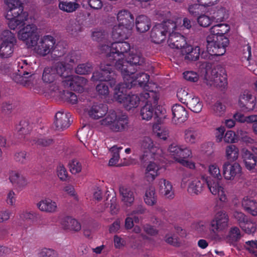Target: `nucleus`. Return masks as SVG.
<instances>
[{
  "label": "nucleus",
  "mask_w": 257,
  "mask_h": 257,
  "mask_svg": "<svg viewBox=\"0 0 257 257\" xmlns=\"http://www.w3.org/2000/svg\"><path fill=\"white\" fill-rule=\"evenodd\" d=\"M118 61L116 65V69L119 71L122 75L125 87L131 88L138 84L147 90L148 83L150 76L147 74L142 73L135 74L137 69L135 68L137 65H141L144 62V58L141 56L137 55L130 59L129 62Z\"/></svg>",
  "instance_id": "f257e3e1"
},
{
  "label": "nucleus",
  "mask_w": 257,
  "mask_h": 257,
  "mask_svg": "<svg viewBox=\"0 0 257 257\" xmlns=\"http://www.w3.org/2000/svg\"><path fill=\"white\" fill-rule=\"evenodd\" d=\"M229 26L225 24H217L211 28V34L206 38L207 49L210 54L216 55L224 54L229 40L223 36L229 31Z\"/></svg>",
  "instance_id": "f03ea898"
},
{
  "label": "nucleus",
  "mask_w": 257,
  "mask_h": 257,
  "mask_svg": "<svg viewBox=\"0 0 257 257\" xmlns=\"http://www.w3.org/2000/svg\"><path fill=\"white\" fill-rule=\"evenodd\" d=\"M78 60V57L76 53L72 52L53 66L45 67L42 76L43 81L46 83H52L59 77L65 79L67 76L69 65L71 63L77 62Z\"/></svg>",
  "instance_id": "7ed1b4c3"
},
{
  "label": "nucleus",
  "mask_w": 257,
  "mask_h": 257,
  "mask_svg": "<svg viewBox=\"0 0 257 257\" xmlns=\"http://www.w3.org/2000/svg\"><path fill=\"white\" fill-rule=\"evenodd\" d=\"M100 52L104 54L107 57V60L110 61H116L115 67L118 61L129 62L130 59L137 55L141 56L140 54L135 53L134 50L131 49L129 43L126 42H114L109 46L108 45H102L100 46Z\"/></svg>",
  "instance_id": "20e7f679"
},
{
  "label": "nucleus",
  "mask_w": 257,
  "mask_h": 257,
  "mask_svg": "<svg viewBox=\"0 0 257 257\" xmlns=\"http://www.w3.org/2000/svg\"><path fill=\"white\" fill-rule=\"evenodd\" d=\"M9 10L6 18L8 25L11 30H15L18 26L23 24L28 19V13L24 11L20 0H4Z\"/></svg>",
  "instance_id": "39448f33"
},
{
  "label": "nucleus",
  "mask_w": 257,
  "mask_h": 257,
  "mask_svg": "<svg viewBox=\"0 0 257 257\" xmlns=\"http://www.w3.org/2000/svg\"><path fill=\"white\" fill-rule=\"evenodd\" d=\"M101 125L107 126L114 132H121L128 129V116L124 113L110 110L100 121Z\"/></svg>",
  "instance_id": "423d86ee"
},
{
  "label": "nucleus",
  "mask_w": 257,
  "mask_h": 257,
  "mask_svg": "<svg viewBox=\"0 0 257 257\" xmlns=\"http://www.w3.org/2000/svg\"><path fill=\"white\" fill-rule=\"evenodd\" d=\"M125 86L122 83H119L114 89L113 98L117 102L122 103L124 107L127 110L137 108L142 101L141 95L145 92L141 93L140 96L136 94H128L126 95Z\"/></svg>",
  "instance_id": "0eeeda50"
},
{
  "label": "nucleus",
  "mask_w": 257,
  "mask_h": 257,
  "mask_svg": "<svg viewBox=\"0 0 257 257\" xmlns=\"http://www.w3.org/2000/svg\"><path fill=\"white\" fill-rule=\"evenodd\" d=\"M181 23V19L178 18L175 22L171 20L156 25L151 32V38L154 43L159 44L166 38L167 34L178 28V24Z\"/></svg>",
  "instance_id": "6e6552de"
},
{
  "label": "nucleus",
  "mask_w": 257,
  "mask_h": 257,
  "mask_svg": "<svg viewBox=\"0 0 257 257\" xmlns=\"http://www.w3.org/2000/svg\"><path fill=\"white\" fill-rule=\"evenodd\" d=\"M168 151L176 161L183 166L190 169L195 168L193 162L186 160L192 156V152L189 148L173 143L169 146Z\"/></svg>",
  "instance_id": "1a4fd4ad"
},
{
  "label": "nucleus",
  "mask_w": 257,
  "mask_h": 257,
  "mask_svg": "<svg viewBox=\"0 0 257 257\" xmlns=\"http://www.w3.org/2000/svg\"><path fill=\"white\" fill-rule=\"evenodd\" d=\"M140 148L142 154L140 159L145 162L151 159L158 158L162 154V150L149 137H145L140 142Z\"/></svg>",
  "instance_id": "9d476101"
},
{
  "label": "nucleus",
  "mask_w": 257,
  "mask_h": 257,
  "mask_svg": "<svg viewBox=\"0 0 257 257\" xmlns=\"http://www.w3.org/2000/svg\"><path fill=\"white\" fill-rule=\"evenodd\" d=\"M18 38L28 48H33V45L39 39L38 27L34 24L23 25L18 32Z\"/></svg>",
  "instance_id": "9b49d317"
},
{
  "label": "nucleus",
  "mask_w": 257,
  "mask_h": 257,
  "mask_svg": "<svg viewBox=\"0 0 257 257\" xmlns=\"http://www.w3.org/2000/svg\"><path fill=\"white\" fill-rule=\"evenodd\" d=\"M56 43V39L51 35L42 36L36 43L33 45L34 51L41 56H46L53 50Z\"/></svg>",
  "instance_id": "f8f14e48"
},
{
  "label": "nucleus",
  "mask_w": 257,
  "mask_h": 257,
  "mask_svg": "<svg viewBox=\"0 0 257 257\" xmlns=\"http://www.w3.org/2000/svg\"><path fill=\"white\" fill-rule=\"evenodd\" d=\"M17 42L15 35L9 30L2 34V42L0 44V57L8 58L12 56Z\"/></svg>",
  "instance_id": "ddd939ff"
},
{
  "label": "nucleus",
  "mask_w": 257,
  "mask_h": 257,
  "mask_svg": "<svg viewBox=\"0 0 257 257\" xmlns=\"http://www.w3.org/2000/svg\"><path fill=\"white\" fill-rule=\"evenodd\" d=\"M141 97L142 101L146 102V104L140 110V116L143 120L149 121L152 119L154 114L152 102L156 100V94L153 91H150L143 93Z\"/></svg>",
  "instance_id": "4468645a"
},
{
  "label": "nucleus",
  "mask_w": 257,
  "mask_h": 257,
  "mask_svg": "<svg viewBox=\"0 0 257 257\" xmlns=\"http://www.w3.org/2000/svg\"><path fill=\"white\" fill-rule=\"evenodd\" d=\"M203 82L210 86H214L217 87L224 88L227 85V74L223 70L219 72L215 70H212L210 74H206Z\"/></svg>",
  "instance_id": "2eb2a0df"
},
{
  "label": "nucleus",
  "mask_w": 257,
  "mask_h": 257,
  "mask_svg": "<svg viewBox=\"0 0 257 257\" xmlns=\"http://www.w3.org/2000/svg\"><path fill=\"white\" fill-rule=\"evenodd\" d=\"M229 217L224 211L218 212L210 223V230L216 235L227 228L228 226Z\"/></svg>",
  "instance_id": "dca6fc26"
},
{
  "label": "nucleus",
  "mask_w": 257,
  "mask_h": 257,
  "mask_svg": "<svg viewBox=\"0 0 257 257\" xmlns=\"http://www.w3.org/2000/svg\"><path fill=\"white\" fill-rule=\"evenodd\" d=\"M18 67V74L14 79L17 83L26 85L29 81V78L34 74L33 71L26 60L19 62Z\"/></svg>",
  "instance_id": "f3484780"
},
{
  "label": "nucleus",
  "mask_w": 257,
  "mask_h": 257,
  "mask_svg": "<svg viewBox=\"0 0 257 257\" xmlns=\"http://www.w3.org/2000/svg\"><path fill=\"white\" fill-rule=\"evenodd\" d=\"M252 152L246 149L241 150V156L245 168L249 171H253L257 163V148L253 147Z\"/></svg>",
  "instance_id": "a211bd4d"
},
{
  "label": "nucleus",
  "mask_w": 257,
  "mask_h": 257,
  "mask_svg": "<svg viewBox=\"0 0 257 257\" xmlns=\"http://www.w3.org/2000/svg\"><path fill=\"white\" fill-rule=\"evenodd\" d=\"M114 72L112 71L110 64L101 63L100 71H96L93 73L91 79L94 81H111L113 79Z\"/></svg>",
  "instance_id": "6ab92c4d"
},
{
  "label": "nucleus",
  "mask_w": 257,
  "mask_h": 257,
  "mask_svg": "<svg viewBox=\"0 0 257 257\" xmlns=\"http://www.w3.org/2000/svg\"><path fill=\"white\" fill-rule=\"evenodd\" d=\"M222 169L223 176L227 180H233L236 177L239 176L241 173L240 165L236 162L231 164L226 162L223 164Z\"/></svg>",
  "instance_id": "aec40b11"
},
{
  "label": "nucleus",
  "mask_w": 257,
  "mask_h": 257,
  "mask_svg": "<svg viewBox=\"0 0 257 257\" xmlns=\"http://www.w3.org/2000/svg\"><path fill=\"white\" fill-rule=\"evenodd\" d=\"M85 112L90 118L97 120L105 116L107 108L102 103H94L86 108Z\"/></svg>",
  "instance_id": "412c9836"
},
{
  "label": "nucleus",
  "mask_w": 257,
  "mask_h": 257,
  "mask_svg": "<svg viewBox=\"0 0 257 257\" xmlns=\"http://www.w3.org/2000/svg\"><path fill=\"white\" fill-rule=\"evenodd\" d=\"M207 178L205 175H202L200 178L191 180L187 188L188 193L192 196L200 194L205 187Z\"/></svg>",
  "instance_id": "4be33fe9"
},
{
  "label": "nucleus",
  "mask_w": 257,
  "mask_h": 257,
  "mask_svg": "<svg viewBox=\"0 0 257 257\" xmlns=\"http://www.w3.org/2000/svg\"><path fill=\"white\" fill-rule=\"evenodd\" d=\"M238 104L243 110H252L256 104L255 97L248 91H244L239 96Z\"/></svg>",
  "instance_id": "5701e85b"
},
{
  "label": "nucleus",
  "mask_w": 257,
  "mask_h": 257,
  "mask_svg": "<svg viewBox=\"0 0 257 257\" xmlns=\"http://www.w3.org/2000/svg\"><path fill=\"white\" fill-rule=\"evenodd\" d=\"M119 192L120 200L125 206L130 207L134 204L135 192L133 188L127 186L121 185L119 188Z\"/></svg>",
  "instance_id": "b1692460"
},
{
  "label": "nucleus",
  "mask_w": 257,
  "mask_h": 257,
  "mask_svg": "<svg viewBox=\"0 0 257 257\" xmlns=\"http://www.w3.org/2000/svg\"><path fill=\"white\" fill-rule=\"evenodd\" d=\"M177 28L176 29V30ZM171 31L168 40L169 46L172 48L182 49L186 47L187 43L184 36L178 32Z\"/></svg>",
  "instance_id": "393cba45"
},
{
  "label": "nucleus",
  "mask_w": 257,
  "mask_h": 257,
  "mask_svg": "<svg viewBox=\"0 0 257 257\" xmlns=\"http://www.w3.org/2000/svg\"><path fill=\"white\" fill-rule=\"evenodd\" d=\"M206 184L210 192L214 196H217L222 202L227 201V197L223 187L218 182L215 181H209L207 180Z\"/></svg>",
  "instance_id": "a878e982"
},
{
  "label": "nucleus",
  "mask_w": 257,
  "mask_h": 257,
  "mask_svg": "<svg viewBox=\"0 0 257 257\" xmlns=\"http://www.w3.org/2000/svg\"><path fill=\"white\" fill-rule=\"evenodd\" d=\"M132 28L121 24L115 25L112 31L111 36L114 40H124L128 38L132 33Z\"/></svg>",
  "instance_id": "bb28decb"
},
{
  "label": "nucleus",
  "mask_w": 257,
  "mask_h": 257,
  "mask_svg": "<svg viewBox=\"0 0 257 257\" xmlns=\"http://www.w3.org/2000/svg\"><path fill=\"white\" fill-rule=\"evenodd\" d=\"M160 166L157 163L151 161L146 167L144 177L149 182H153L159 175Z\"/></svg>",
  "instance_id": "cd10ccee"
},
{
  "label": "nucleus",
  "mask_w": 257,
  "mask_h": 257,
  "mask_svg": "<svg viewBox=\"0 0 257 257\" xmlns=\"http://www.w3.org/2000/svg\"><path fill=\"white\" fill-rule=\"evenodd\" d=\"M173 120L176 123H182L188 118L187 111L185 108L180 104H175L172 108Z\"/></svg>",
  "instance_id": "c85d7f7f"
},
{
  "label": "nucleus",
  "mask_w": 257,
  "mask_h": 257,
  "mask_svg": "<svg viewBox=\"0 0 257 257\" xmlns=\"http://www.w3.org/2000/svg\"><path fill=\"white\" fill-rule=\"evenodd\" d=\"M70 114L69 113L58 112L55 115L54 125L56 129L62 131L67 128L70 125L69 118Z\"/></svg>",
  "instance_id": "c756f323"
},
{
  "label": "nucleus",
  "mask_w": 257,
  "mask_h": 257,
  "mask_svg": "<svg viewBox=\"0 0 257 257\" xmlns=\"http://www.w3.org/2000/svg\"><path fill=\"white\" fill-rule=\"evenodd\" d=\"M38 209L43 212L54 213L58 211L57 203L50 198H45L37 204Z\"/></svg>",
  "instance_id": "7c9ffc66"
},
{
  "label": "nucleus",
  "mask_w": 257,
  "mask_h": 257,
  "mask_svg": "<svg viewBox=\"0 0 257 257\" xmlns=\"http://www.w3.org/2000/svg\"><path fill=\"white\" fill-rule=\"evenodd\" d=\"M118 24L132 28L134 26V17L132 14L127 10H122L117 14Z\"/></svg>",
  "instance_id": "2f4dec72"
},
{
  "label": "nucleus",
  "mask_w": 257,
  "mask_h": 257,
  "mask_svg": "<svg viewBox=\"0 0 257 257\" xmlns=\"http://www.w3.org/2000/svg\"><path fill=\"white\" fill-rule=\"evenodd\" d=\"M69 70V69H68ZM69 73V70H68ZM67 85H69L70 87H75V85H77L79 87V90H82L83 89V87L85 86L87 83V80L83 77L77 76H71L69 75L67 73V76L65 78V80H64Z\"/></svg>",
  "instance_id": "473e14b6"
},
{
  "label": "nucleus",
  "mask_w": 257,
  "mask_h": 257,
  "mask_svg": "<svg viewBox=\"0 0 257 257\" xmlns=\"http://www.w3.org/2000/svg\"><path fill=\"white\" fill-rule=\"evenodd\" d=\"M61 225L64 229L76 232L79 231L81 228L80 223L76 219L70 216H66L63 218L61 221Z\"/></svg>",
  "instance_id": "72a5a7b5"
},
{
  "label": "nucleus",
  "mask_w": 257,
  "mask_h": 257,
  "mask_svg": "<svg viewBox=\"0 0 257 257\" xmlns=\"http://www.w3.org/2000/svg\"><path fill=\"white\" fill-rule=\"evenodd\" d=\"M159 189L164 196L169 199L174 197V193L171 183L165 179H160L159 181Z\"/></svg>",
  "instance_id": "f704fd0d"
},
{
  "label": "nucleus",
  "mask_w": 257,
  "mask_h": 257,
  "mask_svg": "<svg viewBox=\"0 0 257 257\" xmlns=\"http://www.w3.org/2000/svg\"><path fill=\"white\" fill-rule=\"evenodd\" d=\"M77 0H59L58 7L60 10L68 13L76 11L80 7Z\"/></svg>",
  "instance_id": "c9c22d12"
},
{
  "label": "nucleus",
  "mask_w": 257,
  "mask_h": 257,
  "mask_svg": "<svg viewBox=\"0 0 257 257\" xmlns=\"http://www.w3.org/2000/svg\"><path fill=\"white\" fill-rule=\"evenodd\" d=\"M10 180L15 187L19 189L24 188L28 184L27 179L17 172L13 171L11 173Z\"/></svg>",
  "instance_id": "e433bc0d"
},
{
  "label": "nucleus",
  "mask_w": 257,
  "mask_h": 257,
  "mask_svg": "<svg viewBox=\"0 0 257 257\" xmlns=\"http://www.w3.org/2000/svg\"><path fill=\"white\" fill-rule=\"evenodd\" d=\"M144 200L148 206H152L157 204L158 196L154 187L149 186L146 189Z\"/></svg>",
  "instance_id": "4c0bfd02"
},
{
  "label": "nucleus",
  "mask_w": 257,
  "mask_h": 257,
  "mask_svg": "<svg viewBox=\"0 0 257 257\" xmlns=\"http://www.w3.org/2000/svg\"><path fill=\"white\" fill-rule=\"evenodd\" d=\"M136 25L137 30L141 33L148 31L151 27L150 20L145 15H140L137 17Z\"/></svg>",
  "instance_id": "58836bf2"
},
{
  "label": "nucleus",
  "mask_w": 257,
  "mask_h": 257,
  "mask_svg": "<svg viewBox=\"0 0 257 257\" xmlns=\"http://www.w3.org/2000/svg\"><path fill=\"white\" fill-rule=\"evenodd\" d=\"M200 49L198 46L193 48L191 46H186L183 52L185 53V59L188 61H196L200 56Z\"/></svg>",
  "instance_id": "ea45409f"
},
{
  "label": "nucleus",
  "mask_w": 257,
  "mask_h": 257,
  "mask_svg": "<svg viewBox=\"0 0 257 257\" xmlns=\"http://www.w3.org/2000/svg\"><path fill=\"white\" fill-rule=\"evenodd\" d=\"M244 209L253 216L257 215V202L247 197H244L242 201Z\"/></svg>",
  "instance_id": "a19ab883"
},
{
  "label": "nucleus",
  "mask_w": 257,
  "mask_h": 257,
  "mask_svg": "<svg viewBox=\"0 0 257 257\" xmlns=\"http://www.w3.org/2000/svg\"><path fill=\"white\" fill-rule=\"evenodd\" d=\"M186 104L192 111L196 113L200 112L203 107L202 102L200 98L194 94Z\"/></svg>",
  "instance_id": "79ce46f5"
},
{
  "label": "nucleus",
  "mask_w": 257,
  "mask_h": 257,
  "mask_svg": "<svg viewBox=\"0 0 257 257\" xmlns=\"http://www.w3.org/2000/svg\"><path fill=\"white\" fill-rule=\"evenodd\" d=\"M225 156L228 161H236L239 156L238 148L234 145L227 146L225 150Z\"/></svg>",
  "instance_id": "37998d69"
},
{
  "label": "nucleus",
  "mask_w": 257,
  "mask_h": 257,
  "mask_svg": "<svg viewBox=\"0 0 257 257\" xmlns=\"http://www.w3.org/2000/svg\"><path fill=\"white\" fill-rule=\"evenodd\" d=\"M184 140L188 144H195L199 138L198 132L193 128H189L184 131Z\"/></svg>",
  "instance_id": "c03bdc74"
},
{
  "label": "nucleus",
  "mask_w": 257,
  "mask_h": 257,
  "mask_svg": "<svg viewBox=\"0 0 257 257\" xmlns=\"http://www.w3.org/2000/svg\"><path fill=\"white\" fill-rule=\"evenodd\" d=\"M65 52L64 47L60 43H55L53 50L50 52L51 57L54 60H59L61 57L63 56Z\"/></svg>",
  "instance_id": "a18cd8bd"
},
{
  "label": "nucleus",
  "mask_w": 257,
  "mask_h": 257,
  "mask_svg": "<svg viewBox=\"0 0 257 257\" xmlns=\"http://www.w3.org/2000/svg\"><path fill=\"white\" fill-rule=\"evenodd\" d=\"M66 30L71 35H76L82 31V27L77 21L71 20L66 27Z\"/></svg>",
  "instance_id": "49530a36"
},
{
  "label": "nucleus",
  "mask_w": 257,
  "mask_h": 257,
  "mask_svg": "<svg viewBox=\"0 0 257 257\" xmlns=\"http://www.w3.org/2000/svg\"><path fill=\"white\" fill-rule=\"evenodd\" d=\"M208 172L212 177L218 180L222 179L219 167L216 163L210 164L208 167Z\"/></svg>",
  "instance_id": "de8ad7c7"
},
{
  "label": "nucleus",
  "mask_w": 257,
  "mask_h": 257,
  "mask_svg": "<svg viewBox=\"0 0 257 257\" xmlns=\"http://www.w3.org/2000/svg\"><path fill=\"white\" fill-rule=\"evenodd\" d=\"M14 158L17 162L21 164H26L30 159L29 154L24 151L16 152Z\"/></svg>",
  "instance_id": "09e8293b"
},
{
  "label": "nucleus",
  "mask_w": 257,
  "mask_h": 257,
  "mask_svg": "<svg viewBox=\"0 0 257 257\" xmlns=\"http://www.w3.org/2000/svg\"><path fill=\"white\" fill-rule=\"evenodd\" d=\"M70 172L72 174H77L80 173L82 169V164L76 159L71 160L68 164Z\"/></svg>",
  "instance_id": "8fccbe9b"
},
{
  "label": "nucleus",
  "mask_w": 257,
  "mask_h": 257,
  "mask_svg": "<svg viewBox=\"0 0 257 257\" xmlns=\"http://www.w3.org/2000/svg\"><path fill=\"white\" fill-rule=\"evenodd\" d=\"M193 95L192 93H189L187 90L183 88L178 90L177 93V96L179 101L184 104L187 103Z\"/></svg>",
  "instance_id": "3c124183"
},
{
  "label": "nucleus",
  "mask_w": 257,
  "mask_h": 257,
  "mask_svg": "<svg viewBox=\"0 0 257 257\" xmlns=\"http://www.w3.org/2000/svg\"><path fill=\"white\" fill-rule=\"evenodd\" d=\"M92 69V65L90 64H81L76 68L75 72L80 75H85L91 72Z\"/></svg>",
  "instance_id": "603ef678"
},
{
  "label": "nucleus",
  "mask_w": 257,
  "mask_h": 257,
  "mask_svg": "<svg viewBox=\"0 0 257 257\" xmlns=\"http://www.w3.org/2000/svg\"><path fill=\"white\" fill-rule=\"evenodd\" d=\"M240 226L242 229L248 234L253 233L256 230L255 224L252 223L251 221L248 220L247 219L245 222L240 224Z\"/></svg>",
  "instance_id": "864d4df0"
},
{
  "label": "nucleus",
  "mask_w": 257,
  "mask_h": 257,
  "mask_svg": "<svg viewBox=\"0 0 257 257\" xmlns=\"http://www.w3.org/2000/svg\"><path fill=\"white\" fill-rule=\"evenodd\" d=\"M106 204L107 205V207L109 206L110 212L112 215H115L118 213L119 208L117 203L116 197L113 196L109 201L107 200Z\"/></svg>",
  "instance_id": "5fc2aeb1"
},
{
  "label": "nucleus",
  "mask_w": 257,
  "mask_h": 257,
  "mask_svg": "<svg viewBox=\"0 0 257 257\" xmlns=\"http://www.w3.org/2000/svg\"><path fill=\"white\" fill-rule=\"evenodd\" d=\"M96 90L99 95L107 96L109 94L108 86L104 83H100L96 86Z\"/></svg>",
  "instance_id": "6e6d98bb"
},
{
  "label": "nucleus",
  "mask_w": 257,
  "mask_h": 257,
  "mask_svg": "<svg viewBox=\"0 0 257 257\" xmlns=\"http://www.w3.org/2000/svg\"><path fill=\"white\" fill-rule=\"evenodd\" d=\"M56 172L58 177L61 181H66L68 174L66 169L63 165L59 164L57 167Z\"/></svg>",
  "instance_id": "4d7b16f0"
},
{
  "label": "nucleus",
  "mask_w": 257,
  "mask_h": 257,
  "mask_svg": "<svg viewBox=\"0 0 257 257\" xmlns=\"http://www.w3.org/2000/svg\"><path fill=\"white\" fill-rule=\"evenodd\" d=\"M62 98L66 101L71 104H75L77 102V96L72 92L69 91H64L62 96Z\"/></svg>",
  "instance_id": "13d9d810"
},
{
  "label": "nucleus",
  "mask_w": 257,
  "mask_h": 257,
  "mask_svg": "<svg viewBox=\"0 0 257 257\" xmlns=\"http://www.w3.org/2000/svg\"><path fill=\"white\" fill-rule=\"evenodd\" d=\"M107 37V34L103 31H95L92 34V39L97 42L104 41Z\"/></svg>",
  "instance_id": "bf43d9fd"
},
{
  "label": "nucleus",
  "mask_w": 257,
  "mask_h": 257,
  "mask_svg": "<svg viewBox=\"0 0 257 257\" xmlns=\"http://www.w3.org/2000/svg\"><path fill=\"white\" fill-rule=\"evenodd\" d=\"M184 78L190 82H197L199 79L198 74L193 71H187L183 73Z\"/></svg>",
  "instance_id": "052dcab7"
},
{
  "label": "nucleus",
  "mask_w": 257,
  "mask_h": 257,
  "mask_svg": "<svg viewBox=\"0 0 257 257\" xmlns=\"http://www.w3.org/2000/svg\"><path fill=\"white\" fill-rule=\"evenodd\" d=\"M225 110V106L220 102L216 103L213 107V113L218 116H221L224 114Z\"/></svg>",
  "instance_id": "680f3d73"
},
{
  "label": "nucleus",
  "mask_w": 257,
  "mask_h": 257,
  "mask_svg": "<svg viewBox=\"0 0 257 257\" xmlns=\"http://www.w3.org/2000/svg\"><path fill=\"white\" fill-rule=\"evenodd\" d=\"M191 227L199 233H203L206 230V225L204 221H199L193 223Z\"/></svg>",
  "instance_id": "e2e57ef3"
},
{
  "label": "nucleus",
  "mask_w": 257,
  "mask_h": 257,
  "mask_svg": "<svg viewBox=\"0 0 257 257\" xmlns=\"http://www.w3.org/2000/svg\"><path fill=\"white\" fill-rule=\"evenodd\" d=\"M41 257H58L57 252L51 248H43L39 252Z\"/></svg>",
  "instance_id": "0e129e2a"
},
{
  "label": "nucleus",
  "mask_w": 257,
  "mask_h": 257,
  "mask_svg": "<svg viewBox=\"0 0 257 257\" xmlns=\"http://www.w3.org/2000/svg\"><path fill=\"white\" fill-rule=\"evenodd\" d=\"M197 21L201 26L206 27L211 24V19L208 16L203 15L198 18Z\"/></svg>",
  "instance_id": "69168bd1"
},
{
  "label": "nucleus",
  "mask_w": 257,
  "mask_h": 257,
  "mask_svg": "<svg viewBox=\"0 0 257 257\" xmlns=\"http://www.w3.org/2000/svg\"><path fill=\"white\" fill-rule=\"evenodd\" d=\"M202 7L199 3L191 5L188 7V11L191 15L196 16L202 12Z\"/></svg>",
  "instance_id": "338daca9"
},
{
  "label": "nucleus",
  "mask_w": 257,
  "mask_h": 257,
  "mask_svg": "<svg viewBox=\"0 0 257 257\" xmlns=\"http://www.w3.org/2000/svg\"><path fill=\"white\" fill-rule=\"evenodd\" d=\"M14 104L10 101H6L3 103L2 110L3 113L6 115L10 114L14 108Z\"/></svg>",
  "instance_id": "774afa93"
}]
</instances>
